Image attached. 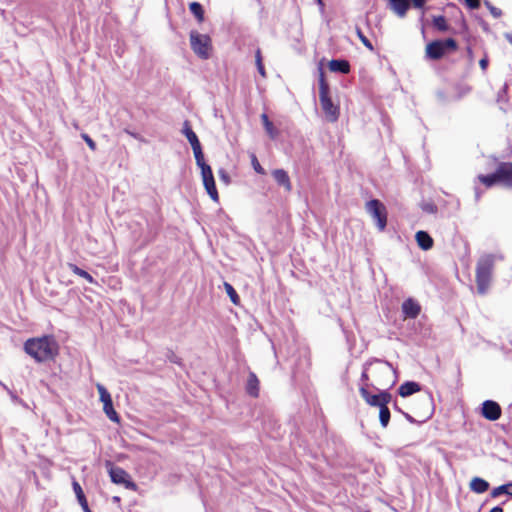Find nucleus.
Here are the masks:
<instances>
[{"mask_svg": "<svg viewBox=\"0 0 512 512\" xmlns=\"http://www.w3.org/2000/svg\"><path fill=\"white\" fill-rule=\"evenodd\" d=\"M72 488H73V491L76 495V498H77L82 510L84 512H92V510L90 509V507L88 505L87 498L84 494V491H83L81 485L75 479H73V481H72Z\"/></svg>", "mask_w": 512, "mask_h": 512, "instance_id": "obj_17", "label": "nucleus"}, {"mask_svg": "<svg viewBox=\"0 0 512 512\" xmlns=\"http://www.w3.org/2000/svg\"><path fill=\"white\" fill-rule=\"evenodd\" d=\"M401 308L405 319H415L420 314L421 311L419 303L411 298L406 299L402 303Z\"/></svg>", "mask_w": 512, "mask_h": 512, "instance_id": "obj_15", "label": "nucleus"}, {"mask_svg": "<svg viewBox=\"0 0 512 512\" xmlns=\"http://www.w3.org/2000/svg\"><path fill=\"white\" fill-rule=\"evenodd\" d=\"M246 391L250 396L255 398L259 395V380L256 374L253 372H251L248 376Z\"/></svg>", "mask_w": 512, "mask_h": 512, "instance_id": "obj_22", "label": "nucleus"}, {"mask_svg": "<svg viewBox=\"0 0 512 512\" xmlns=\"http://www.w3.org/2000/svg\"><path fill=\"white\" fill-rule=\"evenodd\" d=\"M390 8L399 17H404L410 8L409 0H389Z\"/></svg>", "mask_w": 512, "mask_h": 512, "instance_id": "obj_20", "label": "nucleus"}, {"mask_svg": "<svg viewBox=\"0 0 512 512\" xmlns=\"http://www.w3.org/2000/svg\"><path fill=\"white\" fill-rule=\"evenodd\" d=\"M273 178L279 186L284 187L285 191L292 190V184L288 173L284 169H275L272 172Z\"/></svg>", "mask_w": 512, "mask_h": 512, "instance_id": "obj_16", "label": "nucleus"}, {"mask_svg": "<svg viewBox=\"0 0 512 512\" xmlns=\"http://www.w3.org/2000/svg\"><path fill=\"white\" fill-rule=\"evenodd\" d=\"M371 377L372 381L369 383V387L376 390L390 388L393 384L392 367L386 363L378 361L376 365L371 366Z\"/></svg>", "mask_w": 512, "mask_h": 512, "instance_id": "obj_6", "label": "nucleus"}, {"mask_svg": "<svg viewBox=\"0 0 512 512\" xmlns=\"http://www.w3.org/2000/svg\"><path fill=\"white\" fill-rule=\"evenodd\" d=\"M182 132L186 136L188 142L190 143L193 149L195 160L201 161L202 158H204L202 147L196 133L192 130L189 121L184 122Z\"/></svg>", "mask_w": 512, "mask_h": 512, "instance_id": "obj_12", "label": "nucleus"}, {"mask_svg": "<svg viewBox=\"0 0 512 512\" xmlns=\"http://www.w3.org/2000/svg\"><path fill=\"white\" fill-rule=\"evenodd\" d=\"M501 494H506V490H505V487L504 485H501V486H498L496 488H494L491 492V496L492 497H498L499 495Z\"/></svg>", "mask_w": 512, "mask_h": 512, "instance_id": "obj_35", "label": "nucleus"}, {"mask_svg": "<svg viewBox=\"0 0 512 512\" xmlns=\"http://www.w3.org/2000/svg\"><path fill=\"white\" fill-rule=\"evenodd\" d=\"M379 420L380 424L383 428H386L390 421V410L388 408V404H382V406L379 407Z\"/></svg>", "mask_w": 512, "mask_h": 512, "instance_id": "obj_27", "label": "nucleus"}, {"mask_svg": "<svg viewBox=\"0 0 512 512\" xmlns=\"http://www.w3.org/2000/svg\"><path fill=\"white\" fill-rule=\"evenodd\" d=\"M82 139L86 142V144L88 145V147L92 150V151H95L97 146H96V143L95 141L86 133H83L81 135Z\"/></svg>", "mask_w": 512, "mask_h": 512, "instance_id": "obj_33", "label": "nucleus"}, {"mask_svg": "<svg viewBox=\"0 0 512 512\" xmlns=\"http://www.w3.org/2000/svg\"><path fill=\"white\" fill-rule=\"evenodd\" d=\"M318 4L323 5L322 0H316Z\"/></svg>", "mask_w": 512, "mask_h": 512, "instance_id": "obj_45", "label": "nucleus"}, {"mask_svg": "<svg viewBox=\"0 0 512 512\" xmlns=\"http://www.w3.org/2000/svg\"><path fill=\"white\" fill-rule=\"evenodd\" d=\"M486 4L489 6L490 11H491V13H492V15L494 17H500L501 16L502 12H501V10L499 8L490 6L488 2H486Z\"/></svg>", "mask_w": 512, "mask_h": 512, "instance_id": "obj_38", "label": "nucleus"}, {"mask_svg": "<svg viewBox=\"0 0 512 512\" xmlns=\"http://www.w3.org/2000/svg\"><path fill=\"white\" fill-rule=\"evenodd\" d=\"M97 390L100 396V400L103 403V411L106 414V416L115 423H120V417L116 410L113 407V402L110 393L107 391V389L101 385H97Z\"/></svg>", "mask_w": 512, "mask_h": 512, "instance_id": "obj_11", "label": "nucleus"}, {"mask_svg": "<svg viewBox=\"0 0 512 512\" xmlns=\"http://www.w3.org/2000/svg\"><path fill=\"white\" fill-rule=\"evenodd\" d=\"M481 414L489 421H496L501 417L502 409L497 402L486 400L482 404Z\"/></svg>", "mask_w": 512, "mask_h": 512, "instance_id": "obj_14", "label": "nucleus"}, {"mask_svg": "<svg viewBox=\"0 0 512 512\" xmlns=\"http://www.w3.org/2000/svg\"><path fill=\"white\" fill-rule=\"evenodd\" d=\"M467 55H468V58H469L470 62H472V61H473L474 56H473V50H472V48H471V47H468V48H467Z\"/></svg>", "mask_w": 512, "mask_h": 512, "instance_id": "obj_43", "label": "nucleus"}, {"mask_svg": "<svg viewBox=\"0 0 512 512\" xmlns=\"http://www.w3.org/2000/svg\"><path fill=\"white\" fill-rule=\"evenodd\" d=\"M196 164L201 170V176L205 190L213 201L218 202L219 194L210 165L205 162L204 158H202L201 161H196Z\"/></svg>", "mask_w": 512, "mask_h": 512, "instance_id": "obj_8", "label": "nucleus"}, {"mask_svg": "<svg viewBox=\"0 0 512 512\" xmlns=\"http://www.w3.org/2000/svg\"><path fill=\"white\" fill-rule=\"evenodd\" d=\"M457 50L458 43L453 38L433 40L425 47V57L429 60L437 61Z\"/></svg>", "mask_w": 512, "mask_h": 512, "instance_id": "obj_5", "label": "nucleus"}, {"mask_svg": "<svg viewBox=\"0 0 512 512\" xmlns=\"http://www.w3.org/2000/svg\"><path fill=\"white\" fill-rule=\"evenodd\" d=\"M369 383H365L359 388V392L363 400L373 407H380L382 404H389L392 400V395L386 389H380L378 394H371L368 391Z\"/></svg>", "mask_w": 512, "mask_h": 512, "instance_id": "obj_9", "label": "nucleus"}, {"mask_svg": "<svg viewBox=\"0 0 512 512\" xmlns=\"http://www.w3.org/2000/svg\"><path fill=\"white\" fill-rule=\"evenodd\" d=\"M189 9L199 23L204 21V9L200 3L191 2L189 4Z\"/></svg>", "mask_w": 512, "mask_h": 512, "instance_id": "obj_25", "label": "nucleus"}, {"mask_svg": "<svg viewBox=\"0 0 512 512\" xmlns=\"http://www.w3.org/2000/svg\"><path fill=\"white\" fill-rule=\"evenodd\" d=\"M433 26L441 32H446L449 30V25L446 18L443 15L435 16L433 18Z\"/></svg>", "mask_w": 512, "mask_h": 512, "instance_id": "obj_28", "label": "nucleus"}, {"mask_svg": "<svg viewBox=\"0 0 512 512\" xmlns=\"http://www.w3.org/2000/svg\"><path fill=\"white\" fill-rule=\"evenodd\" d=\"M109 475L113 483L124 485L128 489H136V484L130 479V475L123 468L111 466Z\"/></svg>", "mask_w": 512, "mask_h": 512, "instance_id": "obj_13", "label": "nucleus"}, {"mask_svg": "<svg viewBox=\"0 0 512 512\" xmlns=\"http://www.w3.org/2000/svg\"><path fill=\"white\" fill-rule=\"evenodd\" d=\"M506 494L512 496V483L504 484Z\"/></svg>", "mask_w": 512, "mask_h": 512, "instance_id": "obj_41", "label": "nucleus"}, {"mask_svg": "<svg viewBox=\"0 0 512 512\" xmlns=\"http://www.w3.org/2000/svg\"><path fill=\"white\" fill-rule=\"evenodd\" d=\"M261 120L263 123V126L265 128V131L271 138H275L277 136V129L274 127L273 123L269 120V117L267 114L263 113L261 115Z\"/></svg>", "mask_w": 512, "mask_h": 512, "instance_id": "obj_26", "label": "nucleus"}, {"mask_svg": "<svg viewBox=\"0 0 512 512\" xmlns=\"http://www.w3.org/2000/svg\"><path fill=\"white\" fill-rule=\"evenodd\" d=\"M225 290L231 300V302L235 305H238L240 302L239 295L237 294L236 290L233 288V286L229 283L224 284Z\"/></svg>", "mask_w": 512, "mask_h": 512, "instance_id": "obj_30", "label": "nucleus"}, {"mask_svg": "<svg viewBox=\"0 0 512 512\" xmlns=\"http://www.w3.org/2000/svg\"><path fill=\"white\" fill-rule=\"evenodd\" d=\"M465 4L470 9H478L480 7V0H464Z\"/></svg>", "mask_w": 512, "mask_h": 512, "instance_id": "obj_36", "label": "nucleus"}, {"mask_svg": "<svg viewBox=\"0 0 512 512\" xmlns=\"http://www.w3.org/2000/svg\"><path fill=\"white\" fill-rule=\"evenodd\" d=\"M489 512H503V509L500 506H495Z\"/></svg>", "mask_w": 512, "mask_h": 512, "instance_id": "obj_44", "label": "nucleus"}, {"mask_svg": "<svg viewBox=\"0 0 512 512\" xmlns=\"http://www.w3.org/2000/svg\"><path fill=\"white\" fill-rule=\"evenodd\" d=\"M328 67L332 72H340L343 74H348L350 72L351 66L347 60L342 59H333L329 62Z\"/></svg>", "mask_w": 512, "mask_h": 512, "instance_id": "obj_21", "label": "nucleus"}, {"mask_svg": "<svg viewBox=\"0 0 512 512\" xmlns=\"http://www.w3.org/2000/svg\"><path fill=\"white\" fill-rule=\"evenodd\" d=\"M24 351L36 362L54 360L59 354V345L52 335L29 338L24 343Z\"/></svg>", "mask_w": 512, "mask_h": 512, "instance_id": "obj_1", "label": "nucleus"}, {"mask_svg": "<svg viewBox=\"0 0 512 512\" xmlns=\"http://www.w3.org/2000/svg\"><path fill=\"white\" fill-rule=\"evenodd\" d=\"M494 269V257L485 255L481 257L476 265V285L479 294L484 295L491 284Z\"/></svg>", "mask_w": 512, "mask_h": 512, "instance_id": "obj_4", "label": "nucleus"}, {"mask_svg": "<svg viewBox=\"0 0 512 512\" xmlns=\"http://www.w3.org/2000/svg\"><path fill=\"white\" fill-rule=\"evenodd\" d=\"M219 175L222 180H224L225 182H228V176L223 169L219 170Z\"/></svg>", "mask_w": 512, "mask_h": 512, "instance_id": "obj_42", "label": "nucleus"}, {"mask_svg": "<svg viewBox=\"0 0 512 512\" xmlns=\"http://www.w3.org/2000/svg\"><path fill=\"white\" fill-rule=\"evenodd\" d=\"M190 45L193 52L201 59H208L212 50L211 38L197 31L190 32Z\"/></svg>", "mask_w": 512, "mask_h": 512, "instance_id": "obj_7", "label": "nucleus"}, {"mask_svg": "<svg viewBox=\"0 0 512 512\" xmlns=\"http://www.w3.org/2000/svg\"><path fill=\"white\" fill-rule=\"evenodd\" d=\"M488 63H489V60L486 55L482 59H480L479 65L483 71H486V69L488 67Z\"/></svg>", "mask_w": 512, "mask_h": 512, "instance_id": "obj_37", "label": "nucleus"}, {"mask_svg": "<svg viewBox=\"0 0 512 512\" xmlns=\"http://www.w3.org/2000/svg\"><path fill=\"white\" fill-rule=\"evenodd\" d=\"M251 163H252V165H253L254 170H255L258 174H261V175L265 174V170H264V168L260 165V163H259V161H258L257 157H256L254 154L251 156Z\"/></svg>", "mask_w": 512, "mask_h": 512, "instance_id": "obj_32", "label": "nucleus"}, {"mask_svg": "<svg viewBox=\"0 0 512 512\" xmlns=\"http://www.w3.org/2000/svg\"><path fill=\"white\" fill-rule=\"evenodd\" d=\"M478 180L486 187L502 185L512 189V162H500L495 171L488 175H478Z\"/></svg>", "mask_w": 512, "mask_h": 512, "instance_id": "obj_2", "label": "nucleus"}, {"mask_svg": "<svg viewBox=\"0 0 512 512\" xmlns=\"http://www.w3.org/2000/svg\"><path fill=\"white\" fill-rule=\"evenodd\" d=\"M425 2H426V0H412L413 6L415 8H419V9L424 7Z\"/></svg>", "mask_w": 512, "mask_h": 512, "instance_id": "obj_39", "label": "nucleus"}, {"mask_svg": "<svg viewBox=\"0 0 512 512\" xmlns=\"http://www.w3.org/2000/svg\"><path fill=\"white\" fill-rule=\"evenodd\" d=\"M255 63H256V66H257V70L259 72V74L265 78L266 77V70H265V67H264V64H263V58H262V53H261V50L260 48H258L255 52Z\"/></svg>", "mask_w": 512, "mask_h": 512, "instance_id": "obj_29", "label": "nucleus"}, {"mask_svg": "<svg viewBox=\"0 0 512 512\" xmlns=\"http://www.w3.org/2000/svg\"><path fill=\"white\" fill-rule=\"evenodd\" d=\"M319 100L326 118L330 122L337 121L340 114L339 106L332 102L329 84L322 68L319 69Z\"/></svg>", "mask_w": 512, "mask_h": 512, "instance_id": "obj_3", "label": "nucleus"}, {"mask_svg": "<svg viewBox=\"0 0 512 512\" xmlns=\"http://www.w3.org/2000/svg\"><path fill=\"white\" fill-rule=\"evenodd\" d=\"M415 239L417 242V245L422 250H430L433 247L434 241L433 238L426 232V231H418L416 232Z\"/></svg>", "mask_w": 512, "mask_h": 512, "instance_id": "obj_18", "label": "nucleus"}, {"mask_svg": "<svg viewBox=\"0 0 512 512\" xmlns=\"http://www.w3.org/2000/svg\"><path fill=\"white\" fill-rule=\"evenodd\" d=\"M67 266L75 275L85 279L88 283H91V284H95L96 283V281L92 277V275H90L87 271L81 269L77 265H75L73 263H68Z\"/></svg>", "mask_w": 512, "mask_h": 512, "instance_id": "obj_24", "label": "nucleus"}, {"mask_svg": "<svg viewBox=\"0 0 512 512\" xmlns=\"http://www.w3.org/2000/svg\"><path fill=\"white\" fill-rule=\"evenodd\" d=\"M419 391H421V386L419 383L414 381H407L401 384L398 389V393L401 397H408Z\"/></svg>", "mask_w": 512, "mask_h": 512, "instance_id": "obj_19", "label": "nucleus"}, {"mask_svg": "<svg viewBox=\"0 0 512 512\" xmlns=\"http://www.w3.org/2000/svg\"><path fill=\"white\" fill-rule=\"evenodd\" d=\"M510 42L512 43V39L509 37Z\"/></svg>", "mask_w": 512, "mask_h": 512, "instance_id": "obj_46", "label": "nucleus"}, {"mask_svg": "<svg viewBox=\"0 0 512 512\" xmlns=\"http://www.w3.org/2000/svg\"><path fill=\"white\" fill-rule=\"evenodd\" d=\"M361 380L363 382L362 385H364L365 383H370L372 381L371 367L364 369V371L361 374Z\"/></svg>", "mask_w": 512, "mask_h": 512, "instance_id": "obj_34", "label": "nucleus"}, {"mask_svg": "<svg viewBox=\"0 0 512 512\" xmlns=\"http://www.w3.org/2000/svg\"><path fill=\"white\" fill-rule=\"evenodd\" d=\"M366 210L376 221V225L380 231H383L387 225V209L385 205L378 199H372L366 203Z\"/></svg>", "mask_w": 512, "mask_h": 512, "instance_id": "obj_10", "label": "nucleus"}, {"mask_svg": "<svg viewBox=\"0 0 512 512\" xmlns=\"http://www.w3.org/2000/svg\"><path fill=\"white\" fill-rule=\"evenodd\" d=\"M356 34L358 36V38L360 39V41L362 42V44L370 51H374V46L373 44L371 43V41L364 35V33L362 32V30L359 28V27H356Z\"/></svg>", "mask_w": 512, "mask_h": 512, "instance_id": "obj_31", "label": "nucleus"}, {"mask_svg": "<svg viewBox=\"0 0 512 512\" xmlns=\"http://www.w3.org/2000/svg\"><path fill=\"white\" fill-rule=\"evenodd\" d=\"M470 488L472 491L482 494L488 490L489 483L482 478L475 477L470 482Z\"/></svg>", "mask_w": 512, "mask_h": 512, "instance_id": "obj_23", "label": "nucleus"}, {"mask_svg": "<svg viewBox=\"0 0 512 512\" xmlns=\"http://www.w3.org/2000/svg\"><path fill=\"white\" fill-rule=\"evenodd\" d=\"M424 210L430 213H435L437 211V207L433 204H427L425 205Z\"/></svg>", "mask_w": 512, "mask_h": 512, "instance_id": "obj_40", "label": "nucleus"}]
</instances>
